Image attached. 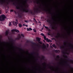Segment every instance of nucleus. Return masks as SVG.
I'll return each mask as SVG.
<instances>
[{
  "instance_id": "obj_1",
  "label": "nucleus",
  "mask_w": 73,
  "mask_h": 73,
  "mask_svg": "<svg viewBox=\"0 0 73 73\" xmlns=\"http://www.w3.org/2000/svg\"><path fill=\"white\" fill-rule=\"evenodd\" d=\"M7 17L4 15H2L0 16V21H3L5 20V19H6Z\"/></svg>"
},
{
  "instance_id": "obj_2",
  "label": "nucleus",
  "mask_w": 73,
  "mask_h": 73,
  "mask_svg": "<svg viewBox=\"0 0 73 73\" xmlns=\"http://www.w3.org/2000/svg\"><path fill=\"white\" fill-rule=\"evenodd\" d=\"M11 32L13 34H16L15 32H17V33H19L20 31L19 30H17V29H13L11 30Z\"/></svg>"
},
{
  "instance_id": "obj_3",
  "label": "nucleus",
  "mask_w": 73,
  "mask_h": 73,
  "mask_svg": "<svg viewBox=\"0 0 73 73\" xmlns=\"http://www.w3.org/2000/svg\"><path fill=\"white\" fill-rule=\"evenodd\" d=\"M44 40H46V41H47V42H50L51 41V40L49 39H48V38H46V36H44Z\"/></svg>"
},
{
  "instance_id": "obj_4",
  "label": "nucleus",
  "mask_w": 73,
  "mask_h": 73,
  "mask_svg": "<svg viewBox=\"0 0 73 73\" xmlns=\"http://www.w3.org/2000/svg\"><path fill=\"white\" fill-rule=\"evenodd\" d=\"M13 24L15 26L17 25V22H16L13 21L12 22Z\"/></svg>"
},
{
  "instance_id": "obj_5",
  "label": "nucleus",
  "mask_w": 73,
  "mask_h": 73,
  "mask_svg": "<svg viewBox=\"0 0 73 73\" xmlns=\"http://www.w3.org/2000/svg\"><path fill=\"white\" fill-rule=\"evenodd\" d=\"M27 31H32V29L31 27L29 28V29L27 28Z\"/></svg>"
},
{
  "instance_id": "obj_6",
  "label": "nucleus",
  "mask_w": 73,
  "mask_h": 73,
  "mask_svg": "<svg viewBox=\"0 0 73 73\" xmlns=\"http://www.w3.org/2000/svg\"><path fill=\"white\" fill-rule=\"evenodd\" d=\"M23 11L25 12H28V10L26 9H24L23 10Z\"/></svg>"
},
{
  "instance_id": "obj_7",
  "label": "nucleus",
  "mask_w": 73,
  "mask_h": 73,
  "mask_svg": "<svg viewBox=\"0 0 73 73\" xmlns=\"http://www.w3.org/2000/svg\"><path fill=\"white\" fill-rule=\"evenodd\" d=\"M36 39L37 41H38V42H39V41H40V38H36Z\"/></svg>"
},
{
  "instance_id": "obj_8",
  "label": "nucleus",
  "mask_w": 73,
  "mask_h": 73,
  "mask_svg": "<svg viewBox=\"0 0 73 73\" xmlns=\"http://www.w3.org/2000/svg\"><path fill=\"white\" fill-rule=\"evenodd\" d=\"M42 47L44 49H45L46 48V46L43 44Z\"/></svg>"
},
{
  "instance_id": "obj_9",
  "label": "nucleus",
  "mask_w": 73,
  "mask_h": 73,
  "mask_svg": "<svg viewBox=\"0 0 73 73\" xmlns=\"http://www.w3.org/2000/svg\"><path fill=\"white\" fill-rule=\"evenodd\" d=\"M19 27L20 28L22 27V25H21L20 23L19 24Z\"/></svg>"
},
{
  "instance_id": "obj_10",
  "label": "nucleus",
  "mask_w": 73,
  "mask_h": 73,
  "mask_svg": "<svg viewBox=\"0 0 73 73\" xmlns=\"http://www.w3.org/2000/svg\"><path fill=\"white\" fill-rule=\"evenodd\" d=\"M5 35H8V31H7L5 33Z\"/></svg>"
},
{
  "instance_id": "obj_11",
  "label": "nucleus",
  "mask_w": 73,
  "mask_h": 73,
  "mask_svg": "<svg viewBox=\"0 0 73 73\" xmlns=\"http://www.w3.org/2000/svg\"><path fill=\"white\" fill-rule=\"evenodd\" d=\"M9 26H11L12 25V24L11 23V22H10L9 24Z\"/></svg>"
},
{
  "instance_id": "obj_12",
  "label": "nucleus",
  "mask_w": 73,
  "mask_h": 73,
  "mask_svg": "<svg viewBox=\"0 0 73 73\" xmlns=\"http://www.w3.org/2000/svg\"><path fill=\"white\" fill-rule=\"evenodd\" d=\"M33 20H35L34 21V22H35V23H37V21H36V20H35V18H34L33 19Z\"/></svg>"
},
{
  "instance_id": "obj_13",
  "label": "nucleus",
  "mask_w": 73,
  "mask_h": 73,
  "mask_svg": "<svg viewBox=\"0 0 73 73\" xmlns=\"http://www.w3.org/2000/svg\"><path fill=\"white\" fill-rule=\"evenodd\" d=\"M40 35H41V36H44V35L42 33H41Z\"/></svg>"
},
{
  "instance_id": "obj_14",
  "label": "nucleus",
  "mask_w": 73,
  "mask_h": 73,
  "mask_svg": "<svg viewBox=\"0 0 73 73\" xmlns=\"http://www.w3.org/2000/svg\"><path fill=\"white\" fill-rule=\"evenodd\" d=\"M21 36L22 37H24V35L23 34H21Z\"/></svg>"
},
{
  "instance_id": "obj_15",
  "label": "nucleus",
  "mask_w": 73,
  "mask_h": 73,
  "mask_svg": "<svg viewBox=\"0 0 73 73\" xmlns=\"http://www.w3.org/2000/svg\"><path fill=\"white\" fill-rule=\"evenodd\" d=\"M33 30L35 32H36V29H33Z\"/></svg>"
},
{
  "instance_id": "obj_16",
  "label": "nucleus",
  "mask_w": 73,
  "mask_h": 73,
  "mask_svg": "<svg viewBox=\"0 0 73 73\" xmlns=\"http://www.w3.org/2000/svg\"><path fill=\"white\" fill-rule=\"evenodd\" d=\"M44 27H45V28H46V29H48V27H46V26H45Z\"/></svg>"
},
{
  "instance_id": "obj_17",
  "label": "nucleus",
  "mask_w": 73,
  "mask_h": 73,
  "mask_svg": "<svg viewBox=\"0 0 73 73\" xmlns=\"http://www.w3.org/2000/svg\"><path fill=\"white\" fill-rule=\"evenodd\" d=\"M25 23H28V21H25Z\"/></svg>"
},
{
  "instance_id": "obj_18",
  "label": "nucleus",
  "mask_w": 73,
  "mask_h": 73,
  "mask_svg": "<svg viewBox=\"0 0 73 73\" xmlns=\"http://www.w3.org/2000/svg\"><path fill=\"white\" fill-rule=\"evenodd\" d=\"M52 46H53V47H54V46H55V45H54V44H52Z\"/></svg>"
},
{
  "instance_id": "obj_19",
  "label": "nucleus",
  "mask_w": 73,
  "mask_h": 73,
  "mask_svg": "<svg viewBox=\"0 0 73 73\" xmlns=\"http://www.w3.org/2000/svg\"><path fill=\"white\" fill-rule=\"evenodd\" d=\"M22 7H23H23H23L24 4H23V3H22Z\"/></svg>"
},
{
  "instance_id": "obj_20",
  "label": "nucleus",
  "mask_w": 73,
  "mask_h": 73,
  "mask_svg": "<svg viewBox=\"0 0 73 73\" xmlns=\"http://www.w3.org/2000/svg\"><path fill=\"white\" fill-rule=\"evenodd\" d=\"M39 44H42V42H39Z\"/></svg>"
},
{
  "instance_id": "obj_21",
  "label": "nucleus",
  "mask_w": 73,
  "mask_h": 73,
  "mask_svg": "<svg viewBox=\"0 0 73 73\" xmlns=\"http://www.w3.org/2000/svg\"><path fill=\"white\" fill-rule=\"evenodd\" d=\"M1 13V11L0 10V15Z\"/></svg>"
},
{
  "instance_id": "obj_22",
  "label": "nucleus",
  "mask_w": 73,
  "mask_h": 73,
  "mask_svg": "<svg viewBox=\"0 0 73 73\" xmlns=\"http://www.w3.org/2000/svg\"><path fill=\"white\" fill-rule=\"evenodd\" d=\"M55 52L57 53V51H58L57 50H55Z\"/></svg>"
},
{
  "instance_id": "obj_23",
  "label": "nucleus",
  "mask_w": 73,
  "mask_h": 73,
  "mask_svg": "<svg viewBox=\"0 0 73 73\" xmlns=\"http://www.w3.org/2000/svg\"><path fill=\"white\" fill-rule=\"evenodd\" d=\"M13 10H11V12H13Z\"/></svg>"
},
{
  "instance_id": "obj_24",
  "label": "nucleus",
  "mask_w": 73,
  "mask_h": 73,
  "mask_svg": "<svg viewBox=\"0 0 73 73\" xmlns=\"http://www.w3.org/2000/svg\"><path fill=\"white\" fill-rule=\"evenodd\" d=\"M25 26H26V27H28V25H25Z\"/></svg>"
},
{
  "instance_id": "obj_25",
  "label": "nucleus",
  "mask_w": 73,
  "mask_h": 73,
  "mask_svg": "<svg viewBox=\"0 0 73 73\" xmlns=\"http://www.w3.org/2000/svg\"><path fill=\"white\" fill-rule=\"evenodd\" d=\"M25 25H25V24H23V25L24 26H25Z\"/></svg>"
},
{
  "instance_id": "obj_26",
  "label": "nucleus",
  "mask_w": 73,
  "mask_h": 73,
  "mask_svg": "<svg viewBox=\"0 0 73 73\" xmlns=\"http://www.w3.org/2000/svg\"><path fill=\"white\" fill-rule=\"evenodd\" d=\"M19 37H20V38H21V36H19Z\"/></svg>"
},
{
  "instance_id": "obj_27",
  "label": "nucleus",
  "mask_w": 73,
  "mask_h": 73,
  "mask_svg": "<svg viewBox=\"0 0 73 73\" xmlns=\"http://www.w3.org/2000/svg\"><path fill=\"white\" fill-rule=\"evenodd\" d=\"M16 20L17 22V20Z\"/></svg>"
},
{
  "instance_id": "obj_28",
  "label": "nucleus",
  "mask_w": 73,
  "mask_h": 73,
  "mask_svg": "<svg viewBox=\"0 0 73 73\" xmlns=\"http://www.w3.org/2000/svg\"><path fill=\"white\" fill-rule=\"evenodd\" d=\"M17 9H20V8H17Z\"/></svg>"
},
{
  "instance_id": "obj_29",
  "label": "nucleus",
  "mask_w": 73,
  "mask_h": 73,
  "mask_svg": "<svg viewBox=\"0 0 73 73\" xmlns=\"http://www.w3.org/2000/svg\"><path fill=\"white\" fill-rule=\"evenodd\" d=\"M33 25H34V23H33Z\"/></svg>"
},
{
  "instance_id": "obj_30",
  "label": "nucleus",
  "mask_w": 73,
  "mask_h": 73,
  "mask_svg": "<svg viewBox=\"0 0 73 73\" xmlns=\"http://www.w3.org/2000/svg\"><path fill=\"white\" fill-rule=\"evenodd\" d=\"M50 47H52V46H50Z\"/></svg>"
},
{
  "instance_id": "obj_31",
  "label": "nucleus",
  "mask_w": 73,
  "mask_h": 73,
  "mask_svg": "<svg viewBox=\"0 0 73 73\" xmlns=\"http://www.w3.org/2000/svg\"><path fill=\"white\" fill-rule=\"evenodd\" d=\"M45 26V25H43V26Z\"/></svg>"
},
{
  "instance_id": "obj_32",
  "label": "nucleus",
  "mask_w": 73,
  "mask_h": 73,
  "mask_svg": "<svg viewBox=\"0 0 73 73\" xmlns=\"http://www.w3.org/2000/svg\"><path fill=\"white\" fill-rule=\"evenodd\" d=\"M24 29H25V28H24Z\"/></svg>"
}]
</instances>
